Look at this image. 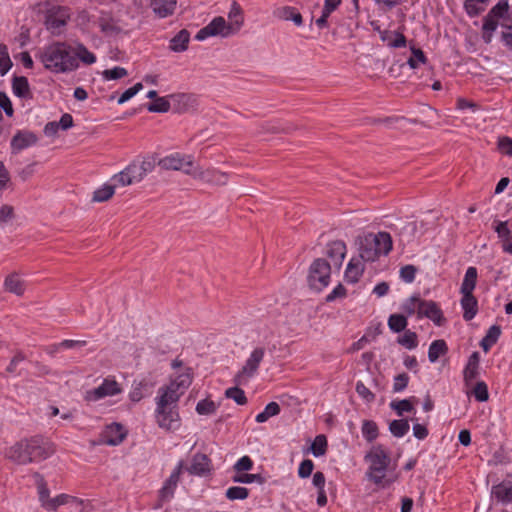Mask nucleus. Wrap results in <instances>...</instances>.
<instances>
[{"mask_svg":"<svg viewBox=\"0 0 512 512\" xmlns=\"http://www.w3.org/2000/svg\"><path fill=\"white\" fill-rule=\"evenodd\" d=\"M55 452L52 443L38 437L22 439L10 446L5 456L10 461L25 465L47 459Z\"/></svg>","mask_w":512,"mask_h":512,"instance_id":"nucleus-1","label":"nucleus"},{"mask_svg":"<svg viewBox=\"0 0 512 512\" xmlns=\"http://www.w3.org/2000/svg\"><path fill=\"white\" fill-rule=\"evenodd\" d=\"M38 58L45 69L53 73H69L79 67L72 47L66 42L56 41L47 45L40 51Z\"/></svg>","mask_w":512,"mask_h":512,"instance_id":"nucleus-2","label":"nucleus"},{"mask_svg":"<svg viewBox=\"0 0 512 512\" xmlns=\"http://www.w3.org/2000/svg\"><path fill=\"white\" fill-rule=\"evenodd\" d=\"M365 461L369 464L367 478L377 486L386 488L397 480V475L386 477V470L391 459L382 445L373 446L365 455Z\"/></svg>","mask_w":512,"mask_h":512,"instance_id":"nucleus-3","label":"nucleus"},{"mask_svg":"<svg viewBox=\"0 0 512 512\" xmlns=\"http://www.w3.org/2000/svg\"><path fill=\"white\" fill-rule=\"evenodd\" d=\"M156 405L155 416L159 427L170 432L178 430L181 426V418L176 409L177 402L166 395H158Z\"/></svg>","mask_w":512,"mask_h":512,"instance_id":"nucleus-4","label":"nucleus"},{"mask_svg":"<svg viewBox=\"0 0 512 512\" xmlns=\"http://www.w3.org/2000/svg\"><path fill=\"white\" fill-rule=\"evenodd\" d=\"M197 161L193 155L173 152L158 161V166L167 171H179L192 177Z\"/></svg>","mask_w":512,"mask_h":512,"instance_id":"nucleus-5","label":"nucleus"},{"mask_svg":"<svg viewBox=\"0 0 512 512\" xmlns=\"http://www.w3.org/2000/svg\"><path fill=\"white\" fill-rule=\"evenodd\" d=\"M331 265L324 258L315 259L308 274V284L315 291H322L330 283Z\"/></svg>","mask_w":512,"mask_h":512,"instance_id":"nucleus-6","label":"nucleus"},{"mask_svg":"<svg viewBox=\"0 0 512 512\" xmlns=\"http://www.w3.org/2000/svg\"><path fill=\"white\" fill-rule=\"evenodd\" d=\"M265 349L263 347H256L250 353L245 361V364L234 376V383L236 385H246L248 381L257 373L261 362L264 359Z\"/></svg>","mask_w":512,"mask_h":512,"instance_id":"nucleus-7","label":"nucleus"},{"mask_svg":"<svg viewBox=\"0 0 512 512\" xmlns=\"http://www.w3.org/2000/svg\"><path fill=\"white\" fill-rule=\"evenodd\" d=\"M239 31V22L227 23L223 17L214 18L207 26L200 29L196 35L197 40H204L210 36L229 37Z\"/></svg>","mask_w":512,"mask_h":512,"instance_id":"nucleus-8","label":"nucleus"},{"mask_svg":"<svg viewBox=\"0 0 512 512\" xmlns=\"http://www.w3.org/2000/svg\"><path fill=\"white\" fill-rule=\"evenodd\" d=\"M191 178L211 186H225L229 174L213 167H203L197 162Z\"/></svg>","mask_w":512,"mask_h":512,"instance_id":"nucleus-9","label":"nucleus"},{"mask_svg":"<svg viewBox=\"0 0 512 512\" xmlns=\"http://www.w3.org/2000/svg\"><path fill=\"white\" fill-rule=\"evenodd\" d=\"M68 8L62 6H51L45 12L44 25L53 35H60L63 27L70 20Z\"/></svg>","mask_w":512,"mask_h":512,"instance_id":"nucleus-10","label":"nucleus"},{"mask_svg":"<svg viewBox=\"0 0 512 512\" xmlns=\"http://www.w3.org/2000/svg\"><path fill=\"white\" fill-rule=\"evenodd\" d=\"M192 383V373L190 368H185L180 374H178L169 385L161 387L158 391L160 396H168L173 398L174 401L178 402L180 396L184 394L186 389Z\"/></svg>","mask_w":512,"mask_h":512,"instance_id":"nucleus-11","label":"nucleus"},{"mask_svg":"<svg viewBox=\"0 0 512 512\" xmlns=\"http://www.w3.org/2000/svg\"><path fill=\"white\" fill-rule=\"evenodd\" d=\"M510 6L507 0L499 1L485 16L483 20V39L490 43L492 34L498 26V19H504Z\"/></svg>","mask_w":512,"mask_h":512,"instance_id":"nucleus-12","label":"nucleus"},{"mask_svg":"<svg viewBox=\"0 0 512 512\" xmlns=\"http://www.w3.org/2000/svg\"><path fill=\"white\" fill-rule=\"evenodd\" d=\"M121 392V387L114 379H105L103 383L85 393V400L88 402L98 401L105 397L114 396Z\"/></svg>","mask_w":512,"mask_h":512,"instance_id":"nucleus-13","label":"nucleus"},{"mask_svg":"<svg viewBox=\"0 0 512 512\" xmlns=\"http://www.w3.org/2000/svg\"><path fill=\"white\" fill-rule=\"evenodd\" d=\"M127 436V430L119 423L107 425L100 434L99 443L116 446L123 442Z\"/></svg>","mask_w":512,"mask_h":512,"instance_id":"nucleus-14","label":"nucleus"},{"mask_svg":"<svg viewBox=\"0 0 512 512\" xmlns=\"http://www.w3.org/2000/svg\"><path fill=\"white\" fill-rule=\"evenodd\" d=\"M3 289L6 293L13 294L16 297H23L26 293L27 282L18 272L8 274L3 282Z\"/></svg>","mask_w":512,"mask_h":512,"instance_id":"nucleus-15","label":"nucleus"},{"mask_svg":"<svg viewBox=\"0 0 512 512\" xmlns=\"http://www.w3.org/2000/svg\"><path fill=\"white\" fill-rule=\"evenodd\" d=\"M417 313L418 317H427L437 326H441L445 322L441 309L434 301H419Z\"/></svg>","mask_w":512,"mask_h":512,"instance_id":"nucleus-16","label":"nucleus"},{"mask_svg":"<svg viewBox=\"0 0 512 512\" xmlns=\"http://www.w3.org/2000/svg\"><path fill=\"white\" fill-rule=\"evenodd\" d=\"M184 467V462L180 461L176 468L173 470L169 478L164 482L159 495L162 501L171 499L174 495L175 489L180 481V475Z\"/></svg>","mask_w":512,"mask_h":512,"instance_id":"nucleus-17","label":"nucleus"},{"mask_svg":"<svg viewBox=\"0 0 512 512\" xmlns=\"http://www.w3.org/2000/svg\"><path fill=\"white\" fill-rule=\"evenodd\" d=\"M379 256L375 243L372 240V234L359 239V255L355 258H361V261L365 263L374 262Z\"/></svg>","mask_w":512,"mask_h":512,"instance_id":"nucleus-18","label":"nucleus"},{"mask_svg":"<svg viewBox=\"0 0 512 512\" xmlns=\"http://www.w3.org/2000/svg\"><path fill=\"white\" fill-rule=\"evenodd\" d=\"M38 142V137L35 133L28 130L18 131L11 140V149L13 153H18L21 150L35 145Z\"/></svg>","mask_w":512,"mask_h":512,"instance_id":"nucleus-19","label":"nucleus"},{"mask_svg":"<svg viewBox=\"0 0 512 512\" xmlns=\"http://www.w3.org/2000/svg\"><path fill=\"white\" fill-rule=\"evenodd\" d=\"M211 470V461L207 455L203 453H196L191 461L187 471L191 475L204 476Z\"/></svg>","mask_w":512,"mask_h":512,"instance_id":"nucleus-20","label":"nucleus"},{"mask_svg":"<svg viewBox=\"0 0 512 512\" xmlns=\"http://www.w3.org/2000/svg\"><path fill=\"white\" fill-rule=\"evenodd\" d=\"M480 368V355L478 352H473L467 361L463 371V379L465 385L469 387L472 382L478 377Z\"/></svg>","mask_w":512,"mask_h":512,"instance_id":"nucleus-21","label":"nucleus"},{"mask_svg":"<svg viewBox=\"0 0 512 512\" xmlns=\"http://www.w3.org/2000/svg\"><path fill=\"white\" fill-rule=\"evenodd\" d=\"M364 272V263L361 258L353 257L346 268L344 278L346 282L355 284L359 281Z\"/></svg>","mask_w":512,"mask_h":512,"instance_id":"nucleus-22","label":"nucleus"},{"mask_svg":"<svg viewBox=\"0 0 512 512\" xmlns=\"http://www.w3.org/2000/svg\"><path fill=\"white\" fill-rule=\"evenodd\" d=\"M150 6L159 18H166L174 14L177 8L176 0H151Z\"/></svg>","mask_w":512,"mask_h":512,"instance_id":"nucleus-23","label":"nucleus"},{"mask_svg":"<svg viewBox=\"0 0 512 512\" xmlns=\"http://www.w3.org/2000/svg\"><path fill=\"white\" fill-rule=\"evenodd\" d=\"M346 255V245L342 241H334L329 244L327 249V256L331 259L333 265L338 269L341 267L342 262Z\"/></svg>","mask_w":512,"mask_h":512,"instance_id":"nucleus-24","label":"nucleus"},{"mask_svg":"<svg viewBox=\"0 0 512 512\" xmlns=\"http://www.w3.org/2000/svg\"><path fill=\"white\" fill-rule=\"evenodd\" d=\"M111 180L114 181L113 185H116V187H126L140 182L130 164L119 173L113 175Z\"/></svg>","mask_w":512,"mask_h":512,"instance_id":"nucleus-25","label":"nucleus"},{"mask_svg":"<svg viewBox=\"0 0 512 512\" xmlns=\"http://www.w3.org/2000/svg\"><path fill=\"white\" fill-rule=\"evenodd\" d=\"M492 495L502 503L512 502V478L493 486Z\"/></svg>","mask_w":512,"mask_h":512,"instance_id":"nucleus-26","label":"nucleus"},{"mask_svg":"<svg viewBox=\"0 0 512 512\" xmlns=\"http://www.w3.org/2000/svg\"><path fill=\"white\" fill-rule=\"evenodd\" d=\"M275 17L283 21H292L296 26H301L303 18L300 12L294 7L283 6L274 11Z\"/></svg>","mask_w":512,"mask_h":512,"instance_id":"nucleus-27","label":"nucleus"},{"mask_svg":"<svg viewBox=\"0 0 512 512\" xmlns=\"http://www.w3.org/2000/svg\"><path fill=\"white\" fill-rule=\"evenodd\" d=\"M461 306L464 310L463 317L469 321L475 317L478 311L477 299L473 296V293H462Z\"/></svg>","mask_w":512,"mask_h":512,"instance_id":"nucleus-28","label":"nucleus"},{"mask_svg":"<svg viewBox=\"0 0 512 512\" xmlns=\"http://www.w3.org/2000/svg\"><path fill=\"white\" fill-rule=\"evenodd\" d=\"M68 503H82V500L77 499L76 497L67 495V494H60L56 497L49 498L46 502H44L43 508H45L48 511H55L59 506L65 505Z\"/></svg>","mask_w":512,"mask_h":512,"instance_id":"nucleus-29","label":"nucleus"},{"mask_svg":"<svg viewBox=\"0 0 512 512\" xmlns=\"http://www.w3.org/2000/svg\"><path fill=\"white\" fill-rule=\"evenodd\" d=\"M372 240L375 243L379 255H386L392 249V238L387 232H379L375 235L372 234Z\"/></svg>","mask_w":512,"mask_h":512,"instance_id":"nucleus-30","label":"nucleus"},{"mask_svg":"<svg viewBox=\"0 0 512 512\" xmlns=\"http://www.w3.org/2000/svg\"><path fill=\"white\" fill-rule=\"evenodd\" d=\"M98 22L101 31L107 36L117 35L122 31L118 22L108 15L101 16Z\"/></svg>","mask_w":512,"mask_h":512,"instance_id":"nucleus-31","label":"nucleus"},{"mask_svg":"<svg viewBox=\"0 0 512 512\" xmlns=\"http://www.w3.org/2000/svg\"><path fill=\"white\" fill-rule=\"evenodd\" d=\"M190 34L186 29L179 31L170 41V49L174 52H183L188 48Z\"/></svg>","mask_w":512,"mask_h":512,"instance_id":"nucleus-32","label":"nucleus"},{"mask_svg":"<svg viewBox=\"0 0 512 512\" xmlns=\"http://www.w3.org/2000/svg\"><path fill=\"white\" fill-rule=\"evenodd\" d=\"M116 185L105 183L92 194V201L101 203L110 200L115 194Z\"/></svg>","mask_w":512,"mask_h":512,"instance_id":"nucleus-33","label":"nucleus"},{"mask_svg":"<svg viewBox=\"0 0 512 512\" xmlns=\"http://www.w3.org/2000/svg\"><path fill=\"white\" fill-rule=\"evenodd\" d=\"M501 335V329L497 325H493L487 331L485 337L481 340L480 346L485 352H488L490 348L498 341Z\"/></svg>","mask_w":512,"mask_h":512,"instance_id":"nucleus-34","label":"nucleus"},{"mask_svg":"<svg viewBox=\"0 0 512 512\" xmlns=\"http://www.w3.org/2000/svg\"><path fill=\"white\" fill-rule=\"evenodd\" d=\"M447 351H448V347L444 340L439 339V340L433 341L430 344L429 350H428L429 361L432 363L436 362L438 360V358L440 356L445 355L447 353Z\"/></svg>","mask_w":512,"mask_h":512,"instance_id":"nucleus-35","label":"nucleus"},{"mask_svg":"<svg viewBox=\"0 0 512 512\" xmlns=\"http://www.w3.org/2000/svg\"><path fill=\"white\" fill-rule=\"evenodd\" d=\"M12 89L16 96L21 98L30 97L29 83L26 77L16 76L13 78Z\"/></svg>","mask_w":512,"mask_h":512,"instance_id":"nucleus-36","label":"nucleus"},{"mask_svg":"<svg viewBox=\"0 0 512 512\" xmlns=\"http://www.w3.org/2000/svg\"><path fill=\"white\" fill-rule=\"evenodd\" d=\"M341 0H325L322 15L316 20V25L323 28L327 25L329 15L338 8Z\"/></svg>","mask_w":512,"mask_h":512,"instance_id":"nucleus-37","label":"nucleus"},{"mask_svg":"<svg viewBox=\"0 0 512 512\" xmlns=\"http://www.w3.org/2000/svg\"><path fill=\"white\" fill-rule=\"evenodd\" d=\"M477 281V270L475 267H469L465 273L464 280L461 285V293H472Z\"/></svg>","mask_w":512,"mask_h":512,"instance_id":"nucleus-38","label":"nucleus"},{"mask_svg":"<svg viewBox=\"0 0 512 512\" xmlns=\"http://www.w3.org/2000/svg\"><path fill=\"white\" fill-rule=\"evenodd\" d=\"M130 166L133 169L139 181H142L145 178V176L148 173H150L154 168V164L150 160H143L140 163L132 162L130 163Z\"/></svg>","mask_w":512,"mask_h":512,"instance_id":"nucleus-39","label":"nucleus"},{"mask_svg":"<svg viewBox=\"0 0 512 512\" xmlns=\"http://www.w3.org/2000/svg\"><path fill=\"white\" fill-rule=\"evenodd\" d=\"M73 54L77 60H81L84 64L91 65L96 62L95 55L90 52L83 44H77Z\"/></svg>","mask_w":512,"mask_h":512,"instance_id":"nucleus-40","label":"nucleus"},{"mask_svg":"<svg viewBox=\"0 0 512 512\" xmlns=\"http://www.w3.org/2000/svg\"><path fill=\"white\" fill-rule=\"evenodd\" d=\"M362 434L368 442L374 441L379 434L377 424L372 420H364L362 423Z\"/></svg>","mask_w":512,"mask_h":512,"instance_id":"nucleus-41","label":"nucleus"},{"mask_svg":"<svg viewBox=\"0 0 512 512\" xmlns=\"http://www.w3.org/2000/svg\"><path fill=\"white\" fill-rule=\"evenodd\" d=\"M490 0H465L464 7L470 16H477L484 11Z\"/></svg>","mask_w":512,"mask_h":512,"instance_id":"nucleus-42","label":"nucleus"},{"mask_svg":"<svg viewBox=\"0 0 512 512\" xmlns=\"http://www.w3.org/2000/svg\"><path fill=\"white\" fill-rule=\"evenodd\" d=\"M280 413V406L276 402H270L266 405L264 411L259 413L256 416V421L258 423L266 422L270 417L276 416Z\"/></svg>","mask_w":512,"mask_h":512,"instance_id":"nucleus-43","label":"nucleus"},{"mask_svg":"<svg viewBox=\"0 0 512 512\" xmlns=\"http://www.w3.org/2000/svg\"><path fill=\"white\" fill-rule=\"evenodd\" d=\"M388 326L394 332H402L407 326V318L402 314H392L388 319Z\"/></svg>","mask_w":512,"mask_h":512,"instance_id":"nucleus-44","label":"nucleus"},{"mask_svg":"<svg viewBox=\"0 0 512 512\" xmlns=\"http://www.w3.org/2000/svg\"><path fill=\"white\" fill-rule=\"evenodd\" d=\"M310 450L315 457L323 456L327 451V439L324 435H317L311 444Z\"/></svg>","mask_w":512,"mask_h":512,"instance_id":"nucleus-45","label":"nucleus"},{"mask_svg":"<svg viewBox=\"0 0 512 512\" xmlns=\"http://www.w3.org/2000/svg\"><path fill=\"white\" fill-rule=\"evenodd\" d=\"M409 423L407 420H404V419H401V420H393L390 425H389V429H390V432L395 436V437H402L404 436L408 430H409Z\"/></svg>","mask_w":512,"mask_h":512,"instance_id":"nucleus-46","label":"nucleus"},{"mask_svg":"<svg viewBox=\"0 0 512 512\" xmlns=\"http://www.w3.org/2000/svg\"><path fill=\"white\" fill-rule=\"evenodd\" d=\"M471 393L479 402H486L489 399L488 387L484 381H478L472 388Z\"/></svg>","mask_w":512,"mask_h":512,"instance_id":"nucleus-47","label":"nucleus"},{"mask_svg":"<svg viewBox=\"0 0 512 512\" xmlns=\"http://www.w3.org/2000/svg\"><path fill=\"white\" fill-rule=\"evenodd\" d=\"M216 410V403L208 398L199 401L196 405V412L199 415H211L214 414Z\"/></svg>","mask_w":512,"mask_h":512,"instance_id":"nucleus-48","label":"nucleus"},{"mask_svg":"<svg viewBox=\"0 0 512 512\" xmlns=\"http://www.w3.org/2000/svg\"><path fill=\"white\" fill-rule=\"evenodd\" d=\"M239 385H236L235 387L228 388L225 391V396L229 399L234 400L239 405H244L247 403V398L245 396V393L242 389L238 387Z\"/></svg>","mask_w":512,"mask_h":512,"instance_id":"nucleus-49","label":"nucleus"},{"mask_svg":"<svg viewBox=\"0 0 512 512\" xmlns=\"http://www.w3.org/2000/svg\"><path fill=\"white\" fill-rule=\"evenodd\" d=\"M12 67L8 49L5 44H0V74L5 75Z\"/></svg>","mask_w":512,"mask_h":512,"instance_id":"nucleus-50","label":"nucleus"},{"mask_svg":"<svg viewBox=\"0 0 512 512\" xmlns=\"http://www.w3.org/2000/svg\"><path fill=\"white\" fill-rule=\"evenodd\" d=\"M258 134L265 135V134H279V133H288V129H285L281 127L278 124L272 123V122H266L261 124L258 127Z\"/></svg>","mask_w":512,"mask_h":512,"instance_id":"nucleus-51","label":"nucleus"},{"mask_svg":"<svg viewBox=\"0 0 512 512\" xmlns=\"http://www.w3.org/2000/svg\"><path fill=\"white\" fill-rule=\"evenodd\" d=\"M249 490L245 487L233 486L227 489L226 497L229 500H244L248 497Z\"/></svg>","mask_w":512,"mask_h":512,"instance_id":"nucleus-52","label":"nucleus"},{"mask_svg":"<svg viewBox=\"0 0 512 512\" xmlns=\"http://www.w3.org/2000/svg\"><path fill=\"white\" fill-rule=\"evenodd\" d=\"M398 343L407 349H414L418 345L417 334L407 330L403 336L398 339Z\"/></svg>","mask_w":512,"mask_h":512,"instance_id":"nucleus-53","label":"nucleus"},{"mask_svg":"<svg viewBox=\"0 0 512 512\" xmlns=\"http://www.w3.org/2000/svg\"><path fill=\"white\" fill-rule=\"evenodd\" d=\"M411 52L412 56L408 59L407 63L412 69L417 68L419 63L424 64L426 62V56L421 49L412 47Z\"/></svg>","mask_w":512,"mask_h":512,"instance_id":"nucleus-54","label":"nucleus"},{"mask_svg":"<svg viewBox=\"0 0 512 512\" xmlns=\"http://www.w3.org/2000/svg\"><path fill=\"white\" fill-rule=\"evenodd\" d=\"M147 109L150 112H167L170 109V103L164 97H157L147 106Z\"/></svg>","mask_w":512,"mask_h":512,"instance_id":"nucleus-55","label":"nucleus"},{"mask_svg":"<svg viewBox=\"0 0 512 512\" xmlns=\"http://www.w3.org/2000/svg\"><path fill=\"white\" fill-rule=\"evenodd\" d=\"M102 75L106 80H117L126 77L128 72L125 68L117 66L112 69L104 70Z\"/></svg>","mask_w":512,"mask_h":512,"instance_id":"nucleus-56","label":"nucleus"},{"mask_svg":"<svg viewBox=\"0 0 512 512\" xmlns=\"http://www.w3.org/2000/svg\"><path fill=\"white\" fill-rule=\"evenodd\" d=\"M228 18L230 20V23L239 22V30L241 29L244 23V18L242 15V10L236 2L232 4L230 12L228 14Z\"/></svg>","mask_w":512,"mask_h":512,"instance_id":"nucleus-57","label":"nucleus"},{"mask_svg":"<svg viewBox=\"0 0 512 512\" xmlns=\"http://www.w3.org/2000/svg\"><path fill=\"white\" fill-rule=\"evenodd\" d=\"M142 83L138 82L134 86L125 90L118 99V104H123L135 96L140 90H142Z\"/></svg>","mask_w":512,"mask_h":512,"instance_id":"nucleus-58","label":"nucleus"},{"mask_svg":"<svg viewBox=\"0 0 512 512\" xmlns=\"http://www.w3.org/2000/svg\"><path fill=\"white\" fill-rule=\"evenodd\" d=\"M502 26L505 29L502 33V39L504 43L512 49V21H508V19H503Z\"/></svg>","mask_w":512,"mask_h":512,"instance_id":"nucleus-59","label":"nucleus"},{"mask_svg":"<svg viewBox=\"0 0 512 512\" xmlns=\"http://www.w3.org/2000/svg\"><path fill=\"white\" fill-rule=\"evenodd\" d=\"M391 407L397 412L398 415H402L404 412H410L413 410V405L409 399L392 402Z\"/></svg>","mask_w":512,"mask_h":512,"instance_id":"nucleus-60","label":"nucleus"},{"mask_svg":"<svg viewBox=\"0 0 512 512\" xmlns=\"http://www.w3.org/2000/svg\"><path fill=\"white\" fill-rule=\"evenodd\" d=\"M347 295V290L342 284H338L327 296L326 302H333L336 299L345 298Z\"/></svg>","mask_w":512,"mask_h":512,"instance_id":"nucleus-61","label":"nucleus"},{"mask_svg":"<svg viewBox=\"0 0 512 512\" xmlns=\"http://www.w3.org/2000/svg\"><path fill=\"white\" fill-rule=\"evenodd\" d=\"M313 469H314V464L310 459L303 460L300 463V466L298 469V475L301 478H307L312 474Z\"/></svg>","mask_w":512,"mask_h":512,"instance_id":"nucleus-62","label":"nucleus"},{"mask_svg":"<svg viewBox=\"0 0 512 512\" xmlns=\"http://www.w3.org/2000/svg\"><path fill=\"white\" fill-rule=\"evenodd\" d=\"M408 382H409V377L406 373H401V374L397 375L394 378L393 390L395 392H400V391L404 390L407 387Z\"/></svg>","mask_w":512,"mask_h":512,"instance_id":"nucleus-63","label":"nucleus"},{"mask_svg":"<svg viewBox=\"0 0 512 512\" xmlns=\"http://www.w3.org/2000/svg\"><path fill=\"white\" fill-rule=\"evenodd\" d=\"M498 148L501 153L512 156V138L500 137L498 139Z\"/></svg>","mask_w":512,"mask_h":512,"instance_id":"nucleus-64","label":"nucleus"}]
</instances>
